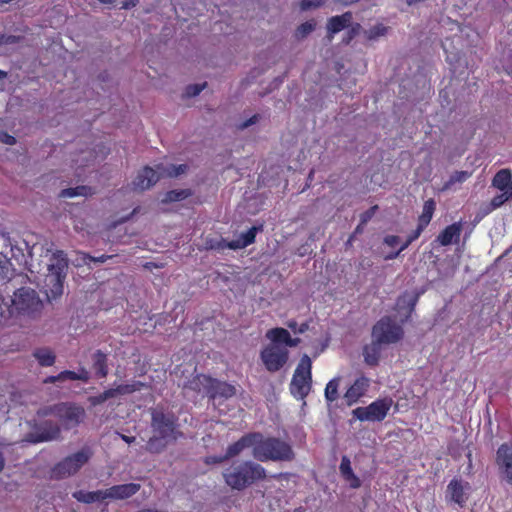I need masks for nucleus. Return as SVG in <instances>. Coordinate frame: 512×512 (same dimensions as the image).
I'll return each mask as SVG.
<instances>
[{"label":"nucleus","mask_w":512,"mask_h":512,"mask_svg":"<svg viewBox=\"0 0 512 512\" xmlns=\"http://www.w3.org/2000/svg\"><path fill=\"white\" fill-rule=\"evenodd\" d=\"M450 490L451 499L458 503V505L462 508L468 498L467 492L470 490L469 484L465 483L463 485L459 480L453 479L450 481Z\"/></svg>","instance_id":"412c9836"},{"label":"nucleus","mask_w":512,"mask_h":512,"mask_svg":"<svg viewBox=\"0 0 512 512\" xmlns=\"http://www.w3.org/2000/svg\"><path fill=\"white\" fill-rule=\"evenodd\" d=\"M471 176L470 172L467 171H457L454 174L450 175V186L455 185V183H461L467 180Z\"/></svg>","instance_id":"a19ab883"},{"label":"nucleus","mask_w":512,"mask_h":512,"mask_svg":"<svg viewBox=\"0 0 512 512\" xmlns=\"http://www.w3.org/2000/svg\"><path fill=\"white\" fill-rule=\"evenodd\" d=\"M434 210H435V202L431 199L427 200L424 203L422 213L419 216L418 227H417L416 231L414 232V234L411 236L412 239H414V240L417 239L419 237V235L421 234V232L423 231V229L429 224Z\"/></svg>","instance_id":"4be33fe9"},{"label":"nucleus","mask_w":512,"mask_h":512,"mask_svg":"<svg viewBox=\"0 0 512 512\" xmlns=\"http://www.w3.org/2000/svg\"><path fill=\"white\" fill-rule=\"evenodd\" d=\"M340 473L342 477L349 483L351 488H359L361 486V481L359 478L353 473L351 468L350 459L347 456H343L341 459V463L339 466Z\"/></svg>","instance_id":"b1692460"},{"label":"nucleus","mask_w":512,"mask_h":512,"mask_svg":"<svg viewBox=\"0 0 512 512\" xmlns=\"http://www.w3.org/2000/svg\"><path fill=\"white\" fill-rule=\"evenodd\" d=\"M152 436L144 446V450L151 454L163 452L171 443H175L184 434L178 429V418L172 412H166L162 407L151 410Z\"/></svg>","instance_id":"f257e3e1"},{"label":"nucleus","mask_w":512,"mask_h":512,"mask_svg":"<svg viewBox=\"0 0 512 512\" xmlns=\"http://www.w3.org/2000/svg\"><path fill=\"white\" fill-rule=\"evenodd\" d=\"M33 356L37 359L41 366L48 367L55 363L56 356L50 348H37L33 352Z\"/></svg>","instance_id":"c756f323"},{"label":"nucleus","mask_w":512,"mask_h":512,"mask_svg":"<svg viewBox=\"0 0 512 512\" xmlns=\"http://www.w3.org/2000/svg\"><path fill=\"white\" fill-rule=\"evenodd\" d=\"M501 192L502 193L495 195L491 199L490 204H489V206H490L489 211H493L498 208H501L502 205H504L506 201H508L509 199H512V197L509 196V193L507 191H501Z\"/></svg>","instance_id":"4c0bfd02"},{"label":"nucleus","mask_w":512,"mask_h":512,"mask_svg":"<svg viewBox=\"0 0 512 512\" xmlns=\"http://www.w3.org/2000/svg\"><path fill=\"white\" fill-rule=\"evenodd\" d=\"M352 20V14L347 12L340 16L329 19L327 29L331 34H335L346 28Z\"/></svg>","instance_id":"393cba45"},{"label":"nucleus","mask_w":512,"mask_h":512,"mask_svg":"<svg viewBox=\"0 0 512 512\" xmlns=\"http://www.w3.org/2000/svg\"><path fill=\"white\" fill-rule=\"evenodd\" d=\"M90 379L89 372L86 369H81L79 373H76V380H81L83 382H88Z\"/></svg>","instance_id":"603ef678"},{"label":"nucleus","mask_w":512,"mask_h":512,"mask_svg":"<svg viewBox=\"0 0 512 512\" xmlns=\"http://www.w3.org/2000/svg\"><path fill=\"white\" fill-rule=\"evenodd\" d=\"M57 381H60V380L58 379V375H57V376H49V377H47V378L45 379V381H44V382H45V383H55V382H57Z\"/></svg>","instance_id":"052dcab7"},{"label":"nucleus","mask_w":512,"mask_h":512,"mask_svg":"<svg viewBox=\"0 0 512 512\" xmlns=\"http://www.w3.org/2000/svg\"><path fill=\"white\" fill-rule=\"evenodd\" d=\"M187 166L185 164L157 165L156 169L146 166L138 172L132 182L134 190L144 191L155 185L161 177H177L185 173Z\"/></svg>","instance_id":"39448f33"},{"label":"nucleus","mask_w":512,"mask_h":512,"mask_svg":"<svg viewBox=\"0 0 512 512\" xmlns=\"http://www.w3.org/2000/svg\"><path fill=\"white\" fill-rule=\"evenodd\" d=\"M261 440L260 432L245 434L238 441L228 446L224 459H230L239 455L245 448L256 447V443Z\"/></svg>","instance_id":"dca6fc26"},{"label":"nucleus","mask_w":512,"mask_h":512,"mask_svg":"<svg viewBox=\"0 0 512 512\" xmlns=\"http://www.w3.org/2000/svg\"><path fill=\"white\" fill-rule=\"evenodd\" d=\"M16 39L17 38L15 36H8V37L4 38L2 42L5 44L13 43L16 41Z\"/></svg>","instance_id":"680f3d73"},{"label":"nucleus","mask_w":512,"mask_h":512,"mask_svg":"<svg viewBox=\"0 0 512 512\" xmlns=\"http://www.w3.org/2000/svg\"><path fill=\"white\" fill-rule=\"evenodd\" d=\"M42 306L36 292L30 288H21L14 293L12 309L21 315H30Z\"/></svg>","instance_id":"f8f14e48"},{"label":"nucleus","mask_w":512,"mask_h":512,"mask_svg":"<svg viewBox=\"0 0 512 512\" xmlns=\"http://www.w3.org/2000/svg\"><path fill=\"white\" fill-rule=\"evenodd\" d=\"M118 435L120 436V438L123 441H125L128 444H131V443L135 442V440H136L135 437H130V436H127V435H124V434H121V433H118Z\"/></svg>","instance_id":"13d9d810"},{"label":"nucleus","mask_w":512,"mask_h":512,"mask_svg":"<svg viewBox=\"0 0 512 512\" xmlns=\"http://www.w3.org/2000/svg\"><path fill=\"white\" fill-rule=\"evenodd\" d=\"M384 347L372 339L370 344L363 347L364 362L369 366H377Z\"/></svg>","instance_id":"5701e85b"},{"label":"nucleus","mask_w":512,"mask_h":512,"mask_svg":"<svg viewBox=\"0 0 512 512\" xmlns=\"http://www.w3.org/2000/svg\"><path fill=\"white\" fill-rule=\"evenodd\" d=\"M438 241L441 243V245L446 246L448 245V227L445 228L441 234L438 237Z\"/></svg>","instance_id":"5fc2aeb1"},{"label":"nucleus","mask_w":512,"mask_h":512,"mask_svg":"<svg viewBox=\"0 0 512 512\" xmlns=\"http://www.w3.org/2000/svg\"><path fill=\"white\" fill-rule=\"evenodd\" d=\"M321 0H302L301 2V8L303 10H307L310 8H316L321 5Z\"/></svg>","instance_id":"49530a36"},{"label":"nucleus","mask_w":512,"mask_h":512,"mask_svg":"<svg viewBox=\"0 0 512 512\" xmlns=\"http://www.w3.org/2000/svg\"><path fill=\"white\" fill-rule=\"evenodd\" d=\"M266 470L253 461H243L226 469L223 473L225 483L234 490L242 491L256 481L266 478Z\"/></svg>","instance_id":"7ed1b4c3"},{"label":"nucleus","mask_w":512,"mask_h":512,"mask_svg":"<svg viewBox=\"0 0 512 512\" xmlns=\"http://www.w3.org/2000/svg\"><path fill=\"white\" fill-rule=\"evenodd\" d=\"M269 339H271V344H277L282 345L285 344L286 346L295 347L299 344L300 339L295 338L292 339L290 337L289 332L284 328H274L267 332L266 335Z\"/></svg>","instance_id":"aec40b11"},{"label":"nucleus","mask_w":512,"mask_h":512,"mask_svg":"<svg viewBox=\"0 0 512 512\" xmlns=\"http://www.w3.org/2000/svg\"><path fill=\"white\" fill-rule=\"evenodd\" d=\"M92 367L100 377H106L108 374L107 356L101 350H97L92 355Z\"/></svg>","instance_id":"bb28decb"},{"label":"nucleus","mask_w":512,"mask_h":512,"mask_svg":"<svg viewBox=\"0 0 512 512\" xmlns=\"http://www.w3.org/2000/svg\"><path fill=\"white\" fill-rule=\"evenodd\" d=\"M253 457L261 462L272 461H292L295 453L290 444L279 438H264L261 434V440L256 443L252 451Z\"/></svg>","instance_id":"20e7f679"},{"label":"nucleus","mask_w":512,"mask_h":512,"mask_svg":"<svg viewBox=\"0 0 512 512\" xmlns=\"http://www.w3.org/2000/svg\"><path fill=\"white\" fill-rule=\"evenodd\" d=\"M339 379L335 378L328 382L325 389V397L327 401L333 402L338 398Z\"/></svg>","instance_id":"e433bc0d"},{"label":"nucleus","mask_w":512,"mask_h":512,"mask_svg":"<svg viewBox=\"0 0 512 512\" xmlns=\"http://www.w3.org/2000/svg\"><path fill=\"white\" fill-rule=\"evenodd\" d=\"M5 467V457L2 451H0V472L3 471Z\"/></svg>","instance_id":"bf43d9fd"},{"label":"nucleus","mask_w":512,"mask_h":512,"mask_svg":"<svg viewBox=\"0 0 512 512\" xmlns=\"http://www.w3.org/2000/svg\"><path fill=\"white\" fill-rule=\"evenodd\" d=\"M139 0H124L122 3L123 9H130L138 4Z\"/></svg>","instance_id":"6e6d98bb"},{"label":"nucleus","mask_w":512,"mask_h":512,"mask_svg":"<svg viewBox=\"0 0 512 512\" xmlns=\"http://www.w3.org/2000/svg\"><path fill=\"white\" fill-rule=\"evenodd\" d=\"M369 386L368 378L362 376L358 378L354 384L346 391L344 398L347 401V405L351 406L361 396H363Z\"/></svg>","instance_id":"6ab92c4d"},{"label":"nucleus","mask_w":512,"mask_h":512,"mask_svg":"<svg viewBox=\"0 0 512 512\" xmlns=\"http://www.w3.org/2000/svg\"><path fill=\"white\" fill-rule=\"evenodd\" d=\"M297 322H290L289 324V327L294 331H298L300 333H303L304 331H306L308 329V324L307 322H302L300 327L297 329Z\"/></svg>","instance_id":"3c124183"},{"label":"nucleus","mask_w":512,"mask_h":512,"mask_svg":"<svg viewBox=\"0 0 512 512\" xmlns=\"http://www.w3.org/2000/svg\"><path fill=\"white\" fill-rule=\"evenodd\" d=\"M311 368L312 362L310 357L304 355L298 363L290 384L291 393L300 399L305 398L311 389Z\"/></svg>","instance_id":"6e6552de"},{"label":"nucleus","mask_w":512,"mask_h":512,"mask_svg":"<svg viewBox=\"0 0 512 512\" xmlns=\"http://www.w3.org/2000/svg\"><path fill=\"white\" fill-rule=\"evenodd\" d=\"M45 257L48 258L43 291L49 301L59 298L63 294V281L66 277L68 261L63 251L47 250Z\"/></svg>","instance_id":"f03ea898"},{"label":"nucleus","mask_w":512,"mask_h":512,"mask_svg":"<svg viewBox=\"0 0 512 512\" xmlns=\"http://www.w3.org/2000/svg\"><path fill=\"white\" fill-rule=\"evenodd\" d=\"M93 453L90 447L84 446L76 453L65 457L57 463L51 471L52 478L64 479L77 473L92 457Z\"/></svg>","instance_id":"423d86ee"},{"label":"nucleus","mask_w":512,"mask_h":512,"mask_svg":"<svg viewBox=\"0 0 512 512\" xmlns=\"http://www.w3.org/2000/svg\"><path fill=\"white\" fill-rule=\"evenodd\" d=\"M58 379L61 381L76 380V372L65 370L58 374Z\"/></svg>","instance_id":"de8ad7c7"},{"label":"nucleus","mask_w":512,"mask_h":512,"mask_svg":"<svg viewBox=\"0 0 512 512\" xmlns=\"http://www.w3.org/2000/svg\"><path fill=\"white\" fill-rule=\"evenodd\" d=\"M417 297L414 293L406 292L397 301L400 310L411 311L416 303Z\"/></svg>","instance_id":"473e14b6"},{"label":"nucleus","mask_w":512,"mask_h":512,"mask_svg":"<svg viewBox=\"0 0 512 512\" xmlns=\"http://www.w3.org/2000/svg\"><path fill=\"white\" fill-rule=\"evenodd\" d=\"M403 335V328L398 322H376L371 332L372 339L383 347L399 342Z\"/></svg>","instance_id":"1a4fd4ad"},{"label":"nucleus","mask_w":512,"mask_h":512,"mask_svg":"<svg viewBox=\"0 0 512 512\" xmlns=\"http://www.w3.org/2000/svg\"><path fill=\"white\" fill-rule=\"evenodd\" d=\"M413 240H414V239H412V237H410V238H409V239H408V240H407V241H406V242H405V243L400 247V249H399L397 252L390 253V254L386 255L384 258H385L386 260L396 258V257L399 255V253H400L401 251H403L404 249H406V248L408 247V245H409Z\"/></svg>","instance_id":"8fccbe9b"},{"label":"nucleus","mask_w":512,"mask_h":512,"mask_svg":"<svg viewBox=\"0 0 512 512\" xmlns=\"http://www.w3.org/2000/svg\"><path fill=\"white\" fill-rule=\"evenodd\" d=\"M496 464L505 481L512 485V444L503 443L499 446L496 454Z\"/></svg>","instance_id":"4468645a"},{"label":"nucleus","mask_w":512,"mask_h":512,"mask_svg":"<svg viewBox=\"0 0 512 512\" xmlns=\"http://www.w3.org/2000/svg\"><path fill=\"white\" fill-rule=\"evenodd\" d=\"M58 407H59V403L51 405V406H47V407L39 409L37 414L40 416H44V417L49 416V415H53V416L57 417Z\"/></svg>","instance_id":"79ce46f5"},{"label":"nucleus","mask_w":512,"mask_h":512,"mask_svg":"<svg viewBox=\"0 0 512 512\" xmlns=\"http://www.w3.org/2000/svg\"><path fill=\"white\" fill-rule=\"evenodd\" d=\"M258 121V116L257 115H254L252 116L250 119H248L247 121H245L244 123L241 124V128H247L253 124H255L256 122Z\"/></svg>","instance_id":"4d7b16f0"},{"label":"nucleus","mask_w":512,"mask_h":512,"mask_svg":"<svg viewBox=\"0 0 512 512\" xmlns=\"http://www.w3.org/2000/svg\"><path fill=\"white\" fill-rule=\"evenodd\" d=\"M211 381L210 376H206L204 374H198L195 377H193L191 380L185 383L184 389H188L194 392H200L202 389L205 390V392H208V388Z\"/></svg>","instance_id":"a878e982"},{"label":"nucleus","mask_w":512,"mask_h":512,"mask_svg":"<svg viewBox=\"0 0 512 512\" xmlns=\"http://www.w3.org/2000/svg\"><path fill=\"white\" fill-rule=\"evenodd\" d=\"M113 398H117V394L114 391V388H111V389H108L96 396L89 397V402L91 403V405L96 406V405H100V404L106 402L107 400L113 399Z\"/></svg>","instance_id":"c9c22d12"},{"label":"nucleus","mask_w":512,"mask_h":512,"mask_svg":"<svg viewBox=\"0 0 512 512\" xmlns=\"http://www.w3.org/2000/svg\"><path fill=\"white\" fill-rule=\"evenodd\" d=\"M386 33V28L382 25L373 27L367 32L369 39H375L376 37L382 36Z\"/></svg>","instance_id":"c03bdc74"},{"label":"nucleus","mask_w":512,"mask_h":512,"mask_svg":"<svg viewBox=\"0 0 512 512\" xmlns=\"http://www.w3.org/2000/svg\"><path fill=\"white\" fill-rule=\"evenodd\" d=\"M257 232H258V228L252 227L245 233H242L236 240H233L228 243H225L224 241H217L215 243H210L208 245V248H210V249L230 248L233 250L242 249L254 242Z\"/></svg>","instance_id":"2eb2a0df"},{"label":"nucleus","mask_w":512,"mask_h":512,"mask_svg":"<svg viewBox=\"0 0 512 512\" xmlns=\"http://www.w3.org/2000/svg\"><path fill=\"white\" fill-rule=\"evenodd\" d=\"M205 85L195 84L186 88L185 94L187 97L197 96L204 88Z\"/></svg>","instance_id":"a18cd8bd"},{"label":"nucleus","mask_w":512,"mask_h":512,"mask_svg":"<svg viewBox=\"0 0 512 512\" xmlns=\"http://www.w3.org/2000/svg\"><path fill=\"white\" fill-rule=\"evenodd\" d=\"M141 387H144V383L140 381H134L132 384H121L114 388V391L117 394V397L122 395L131 394L135 391L140 390Z\"/></svg>","instance_id":"f704fd0d"},{"label":"nucleus","mask_w":512,"mask_h":512,"mask_svg":"<svg viewBox=\"0 0 512 512\" xmlns=\"http://www.w3.org/2000/svg\"><path fill=\"white\" fill-rule=\"evenodd\" d=\"M260 356L269 372H277L286 364L288 350L282 345L269 344L261 351Z\"/></svg>","instance_id":"ddd939ff"},{"label":"nucleus","mask_w":512,"mask_h":512,"mask_svg":"<svg viewBox=\"0 0 512 512\" xmlns=\"http://www.w3.org/2000/svg\"><path fill=\"white\" fill-rule=\"evenodd\" d=\"M512 173L509 169H501L492 179V186L500 191H507Z\"/></svg>","instance_id":"c85d7f7f"},{"label":"nucleus","mask_w":512,"mask_h":512,"mask_svg":"<svg viewBox=\"0 0 512 512\" xmlns=\"http://www.w3.org/2000/svg\"><path fill=\"white\" fill-rule=\"evenodd\" d=\"M190 195L189 190L180 189V190H172L163 194L161 198V203L167 204L172 202H178L186 199Z\"/></svg>","instance_id":"2f4dec72"},{"label":"nucleus","mask_w":512,"mask_h":512,"mask_svg":"<svg viewBox=\"0 0 512 512\" xmlns=\"http://www.w3.org/2000/svg\"><path fill=\"white\" fill-rule=\"evenodd\" d=\"M363 231V228L361 225H358L354 231V234H359V233H362Z\"/></svg>","instance_id":"69168bd1"},{"label":"nucleus","mask_w":512,"mask_h":512,"mask_svg":"<svg viewBox=\"0 0 512 512\" xmlns=\"http://www.w3.org/2000/svg\"><path fill=\"white\" fill-rule=\"evenodd\" d=\"M507 192L509 193V196L512 197V177H511V181L509 182V187H508Z\"/></svg>","instance_id":"338daca9"},{"label":"nucleus","mask_w":512,"mask_h":512,"mask_svg":"<svg viewBox=\"0 0 512 512\" xmlns=\"http://www.w3.org/2000/svg\"><path fill=\"white\" fill-rule=\"evenodd\" d=\"M393 404V400L390 397L376 400L367 407H358L352 411L355 418L360 421H382L390 407Z\"/></svg>","instance_id":"9b49d317"},{"label":"nucleus","mask_w":512,"mask_h":512,"mask_svg":"<svg viewBox=\"0 0 512 512\" xmlns=\"http://www.w3.org/2000/svg\"><path fill=\"white\" fill-rule=\"evenodd\" d=\"M466 456L468 458V463H469V468H471L472 466V452L469 450L467 453H466Z\"/></svg>","instance_id":"e2e57ef3"},{"label":"nucleus","mask_w":512,"mask_h":512,"mask_svg":"<svg viewBox=\"0 0 512 512\" xmlns=\"http://www.w3.org/2000/svg\"><path fill=\"white\" fill-rule=\"evenodd\" d=\"M0 142L6 145H14L16 140L13 136L6 132H0Z\"/></svg>","instance_id":"09e8293b"},{"label":"nucleus","mask_w":512,"mask_h":512,"mask_svg":"<svg viewBox=\"0 0 512 512\" xmlns=\"http://www.w3.org/2000/svg\"><path fill=\"white\" fill-rule=\"evenodd\" d=\"M462 224L461 221L450 224V244L458 243L461 236Z\"/></svg>","instance_id":"58836bf2"},{"label":"nucleus","mask_w":512,"mask_h":512,"mask_svg":"<svg viewBox=\"0 0 512 512\" xmlns=\"http://www.w3.org/2000/svg\"><path fill=\"white\" fill-rule=\"evenodd\" d=\"M74 498L79 502L93 503L96 501H102L107 498L106 490H98L93 492L77 491L73 494Z\"/></svg>","instance_id":"cd10ccee"},{"label":"nucleus","mask_w":512,"mask_h":512,"mask_svg":"<svg viewBox=\"0 0 512 512\" xmlns=\"http://www.w3.org/2000/svg\"><path fill=\"white\" fill-rule=\"evenodd\" d=\"M93 193L92 189L86 186L64 189L61 196L64 198H73L76 196H88Z\"/></svg>","instance_id":"72a5a7b5"},{"label":"nucleus","mask_w":512,"mask_h":512,"mask_svg":"<svg viewBox=\"0 0 512 512\" xmlns=\"http://www.w3.org/2000/svg\"><path fill=\"white\" fill-rule=\"evenodd\" d=\"M31 430L25 434L23 441L38 444L42 442L60 441L63 439L61 426L52 420L29 422Z\"/></svg>","instance_id":"0eeeda50"},{"label":"nucleus","mask_w":512,"mask_h":512,"mask_svg":"<svg viewBox=\"0 0 512 512\" xmlns=\"http://www.w3.org/2000/svg\"><path fill=\"white\" fill-rule=\"evenodd\" d=\"M315 28V23L312 21H308L300 25L296 31L297 37L303 38L311 33Z\"/></svg>","instance_id":"ea45409f"},{"label":"nucleus","mask_w":512,"mask_h":512,"mask_svg":"<svg viewBox=\"0 0 512 512\" xmlns=\"http://www.w3.org/2000/svg\"><path fill=\"white\" fill-rule=\"evenodd\" d=\"M399 240H400L399 237L390 235V236L385 237L384 242L388 246L394 247L399 243Z\"/></svg>","instance_id":"864d4df0"},{"label":"nucleus","mask_w":512,"mask_h":512,"mask_svg":"<svg viewBox=\"0 0 512 512\" xmlns=\"http://www.w3.org/2000/svg\"><path fill=\"white\" fill-rule=\"evenodd\" d=\"M98 1L103 4H113L115 2V0H98Z\"/></svg>","instance_id":"774afa93"},{"label":"nucleus","mask_w":512,"mask_h":512,"mask_svg":"<svg viewBox=\"0 0 512 512\" xmlns=\"http://www.w3.org/2000/svg\"><path fill=\"white\" fill-rule=\"evenodd\" d=\"M140 490V484L128 483L115 485L106 489L107 498L112 499H127Z\"/></svg>","instance_id":"a211bd4d"},{"label":"nucleus","mask_w":512,"mask_h":512,"mask_svg":"<svg viewBox=\"0 0 512 512\" xmlns=\"http://www.w3.org/2000/svg\"><path fill=\"white\" fill-rule=\"evenodd\" d=\"M225 460H226V459H224V457H221V458H215V457H214V458H212V461H213L214 463H220V462H223V461H225Z\"/></svg>","instance_id":"0e129e2a"},{"label":"nucleus","mask_w":512,"mask_h":512,"mask_svg":"<svg viewBox=\"0 0 512 512\" xmlns=\"http://www.w3.org/2000/svg\"><path fill=\"white\" fill-rule=\"evenodd\" d=\"M209 383H210V385L208 388L207 395L211 399H215L217 397L228 399V398L233 397L236 394L235 386H233L227 382L220 381L218 379L211 377V381Z\"/></svg>","instance_id":"f3484780"},{"label":"nucleus","mask_w":512,"mask_h":512,"mask_svg":"<svg viewBox=\"0 0 512 512\" xmlns=\"http://www.w3.org/2000/svg\"><path fill=\"white\" fill-rule=\"evenodd\" d=\"M111 257L112 256L101 255L100 257L95 258V257H91L85 253L81 254V259L84 264H89V262H91V261L98 262V263H104L107 259H110Z\"/></svg>","instance_id":"37998d69"},{"label":"nucleus","mask_w":512,"mask_h":512,"mask_svg":"<svg viewBox=\"0 0 512 512\" xmlns=\"http://www.w3.org/2000/svg\"><path fill=\"white\" fill-rule=\"evenodd\" d=\"M86 417L85 409L74 402H60L57 418L64 430H70L80 425Z\"/></svg>","instance_id":"9d476101"},{"label":"nucleus","mask_w":512,"mask_h":512,"mask_svg":"<svg viewBox=\"0 0 512 512\" xmlns=\"http://www.w3.org/2000/svg\"><path fill=\"white\" fill-rule=\"evenodd\" d=\"M13 276L12 264L0 253V285L7 283Z\"/></svg>","instance_id":"7c9ffc66"}]
</instances>
